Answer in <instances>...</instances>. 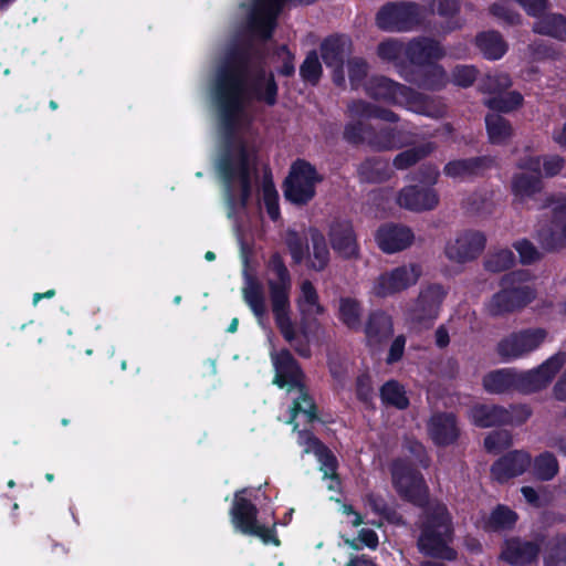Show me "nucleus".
Masks as SVG:
<instances>
[{
	"instance_id": "2f4dec72",
	"label": "nucleus",
	"mask_w": 566,
	"mask_h": 566,
	"mask_svg": "<svg viewBox=\"0 0 566 566\" xmlns=\"http://www.w3.org/2000/svg\"><path fill=\"white\" fill-rule=\"evenodd\" d=\"M410 148L399 153L392 160V165L395 168L399 170L408 169L411 166H415L420 160L430 156L436 149L437 144L432 142H424L416 145V143Z\"/></svg>"
},
{
	"instance_id": "c9c22d12",
	"label": "nucleus",
	"mask_w": 566,
	"mask_h": 566,
	"mask_svg": "<svg viewBox=\"0 0 566 566\" xmlns=\"http://www.w3.org/2000/svg\"><path fill=\"white\" fill-rule=\"evenodd\" d=\"M476 45L483 55L490 60L500 59L506 51V43L496 31L480 33L475 39Z\"/></svg>"
},
{
	"instance_id": "69168bd1",
	"label": "nucleus",
	"mask_w": 566,
	"mask_h": 566,
	"mask_svg": "<svg viewBox=\"0 0 566 566\" xmlns=\"http://www.w3.org/2000/svg\"><path fill=\"white\" fill-rule=\"evenodd\" d=\"M348 114L353 118H373L375 105L365 101H353L347 106Z\"/></svg>"
},
{
	"instance_id": "37998d69",
	"label": "nucleus",
	"mask_w": 566,
	"mask_h": 566,
	"mask_svg": "<svg viewBox=\"0 0 566 566\" xmlns=\"http://www.w3.org/2000/svg\"><path fill=\"white\" fill-rule=\"evenodd\" d=\"M522 103L523 96L516 91L507 93L501 92L484 102L489 108L503 113H509L518 108Z\"/></svg>"
},
{
	"instance_id": "72a5a7b5",
	"label": "nucleus",
	"mask_w": 566,
	"mask_h": 566,
	"mask_svg": "<svg viewBox=\"0 0 566 566\" xmlns=\"http://www.w3.org/2000/svg\"><path fill=\"white\" fill-rule=\"evenodd\" d=\"M436 4L437 13L440 17L447 19V21L440 25L442 33L452 32L463 25V21L457 18V14L460 10L458 0H439L438 2L436 0H430L429 7L432 12L434 11Z\"/></svg>"
},
{
	"instance_id": "ea45409f",
	"label": "nucleus",
	"mask_w": 566,
	"mask_h": 566,
	"mask_svg": "<svg viewBox=\"0 0 566 566\" xmlns=\"http://www.w3.org/2000/svg\"><path fill=\"white\" fill-rule=\"evenodd\" d=\"M517 521V514L505 505H497L485 522L488 531H504L512 528Z\"/></svg>"
},
{
	"instance_id": "7ed1b4c3",
	"label": "nucleus",
	"mask_w": 566,
	"mask_h": 566,
	"mask_svg": "<svg viewBox=\"0 0 566 566\" xmlns=\"http://www.w3.org/2000/svg\"><path fill=\"white\" fill-rule=\"evenodd\" d=\"M365 91L374 99L406 105L418 114L431 117H440L444 114L443 107L429 96L385 76L370 77L365 83Z\"/></svg>"
},
{
	"instance_id": "473e14b6",
	"label": "nucleus",
	"mask_w": 566,
	"mask_h": 566,
	"mask_svg": "<svg viewBox=\"0 0 566 566\" xmlns=\"http://www.w3.org/2000/svg\"><path fill=\"white\" fill-rule=\"evenodd\" d=\"M243 300L249 305L259 323L262 324L266 314V303L262 285L253 277L248 276L242 289Z\"/></svg>"
},
{
	"instance_id": "a211bd4d",
	"label": "nucleus",
	"mask_w": 566,
	"mask_h": 566,
	"mask_svg": "<svg viewBox=\"0 0 566 566\" xmlns=\"http://www.w3.org/2000/svg\"><path fill=\"white\" fill-rule=\"evenodd\" d=\"M430 439L437 446H450L460 436L457 417L452 412H434L427 422Z\"/></svg>"
},
{
	"instance_id": "4468645a",
	"label": "nucleus",
	"mask_w": 566,
	"mask_h": 566,
	"mask_svg": "<svg viewBox=\"0 0 566 566\" xmlns=\"http://www.w3.org/2000/svg\"><path fill=\"white\" fill-rule=\"evenodd\" d=\"M352 46L350 39L345 35L329 36L319 46L321 56L325 65L333 70V82L337 86H344L346 83L344 62L349 59Z\"/></svg>"
},
{
	"instance_id": "052dcab7",
	"label": "nucleus",
	"mask_w": 566,
	"mask_h": 566,
	"mask_svg": "<svg viewBox=\"0 0 566 566\" xmlns=\"http://www.w3.org/2000/svg\"><path fill=\"white\" fill-rule=\"evenodd\" d=\"M478 70L472 65H457L452 71V82L462 87H468L476 80Z\"/></svg>"
},
{
	"instance_id": "c85d7f7f",
	"label": "nucleus",
	"mask_w": 566,
	"mask_h": 566,
	"mask_svg": "<svg viewBox=\"0 0 566 566\" xmlns=\"http://www.w3.org/2000/svg\"><path fill=\"white\" fill-rule=\"evenodd\" d=\"M515 369L502 368L488 373L482 385L489 394L500 395L510 391H516Z\"/></svg>"
},
{
	"instance_id": "4d7b16f0",
	"label": "nucleus",
	"mask_w": 566,
	"mask_h": 566,
	"mask_svg": "<svg viewBox=\"0 0 566 566\" xmlns=\"http://www.w3.org/2000/svg\"><path fill=\"white\" fill-rule=\"evenodd\" d=\"M512 444V436L506 430L493 431L484 439V447L489 452L497 453Z\"/></svg>"
},
{
	"instance_id": "774afa93",
	"label": "nucleus",
	"mask_w": 566,
	"mask_h": 566,
	"mask_svg": "<svg viewBox=\"0 0 566 566\" xmlns=\"http://www.w3.org/2000/svg\"><path fill=\"white\" fill-rule=\"evenodd\" d=\"M564 158L558 155H549L543 158V169L545 177H554L563 169Z\"/></svg>"
},
{
	"instance_id": "338daca9",
	"label": "nucleus",
	"mask_w": 566,
	"mask_h": 566,
	"mask_svg": "<svg viewBox=\"0 0 566 566\" xmlns=\"http://www.w3.org/2000/svg\"><path fill=\"white\" fill-rule=\"evenodd\" d=\"M526 11L528 15L537 19L545 15L549 8V0H515Z\"/></svg>"
},
{
	"instance_id": "a18cd8bd",
	"label": "nucleus",
	"mask_w": 566,
	"mask_h": 566,
	"mask_svg": "<svg viewBox=\"0 0 566 566\" xmlns=\"http://www.w3.org/2000/svg\"><path fill=\"white\" fill-rule=\"evenodd\" d=\"M300 397L294 400L293 406L291 407V419L289 423H294L295 417L298 412L304 413L308 421L312 422L317 419L316 416V406L312 398L304 391L303 386L298 388Z\"/></svg>"
},
{
	"instance_id": "0eeeda50",
	"label": "nucleus",
	"mask_w": 566,
	"mask_h": 566,
	"mask_svg": "<svg viewBox=\"0 0 566 566\" xmlns=\"http://www.w3.org/2000/svg\"><path fill=\"white\" fill-rule=\"evenodd\" d=\"M546 337V329L539 327L513 332L499 342L496 352L504 360H515L536 350Z\"/></svg>"
},
{
	"instance_id": "c756f323",
	"label": "nucleus",
	"mask_w": 566,
	"mask_h": 566,
	"mask_svg": "<svg viewBox=\"0 0 566 566\" xmlns=\"http://www.w3.org/2000/svg\"><path fill=\"white\" fill-rule=\"evenodd\" d=\"M533 32L566 42V17L548 13L537 19L532 25Z\"/></svg>"
},
{
	"instance_id": "20e7f679",
	"label": "nucleus",
	"mask_w": 566,
	"mask_h": 566,
	"mask_svg": "<svg viewBox=\"0 0 566 566\" xmlns=\"http://www.w3.org/2000/svg\"><path fill=\"white\" fill-rule=\"evenodd\" d=\"M530 274L526 271H513L502 276L501 290L485 304L493 317L513 313L526 306L534 297L533 289L526 284Z\"/></svg>"
},
{
	"instance_id": "f704fd0d",
	"label": "nucleus",
	"mask_w": 566,
	"mask_h": 566,
	"mask_svg": "<svg viewBox=\"0 0 566 566\" xmlns=\"http://www.w3.org/2000/svg\"><path fill=\"white\" fill-rule=\"evenodd\" d=\"M485 125L491 144H505L513 135L510 120L496 113H490L485 116Z\"/></svg>"
},
{
	"instance_id": "cd10ccee",
	"label": "nucleus",
	"mask_w": 566,
	"mask_h": 566,
	"mask_svg": "<svg viewBox=\"0 0 566 566\" xmlns=\"http://www.w3.org/2000/svg\"><path fill=\"white\" fill-rule=\"evenodd\" d=\"M357 175L360 182L381 184L391 178L392 170L385 158L370 157L357 167Z\"/></svg>"
},
{
	"instance_id": "6e6552de",
	"label": "nucleus",
	"mask_w": 566,
	"mask_h": 566,
	"mask_svg": "<svg viewBox=\"0 0 566 566\" xmlns=\"http://www.w3.org/2000/svg\"><path fill=\"white\" fill-rule=\"evenodd\" d=\"M444 295L442 286L438 284L429 285L420 292L415 305L408 312V321L413 329L420 332L432 326Z\"/></svg>"
},
{
	"instance_id": "0e129e2a",
	"label": "nucleus",
	"mask_w": 566,
	"mask_h": 566,
	"mask_svg": "<svg viewBox=\"0 0 566 566\" xmlns=\"http://www.w3.org/2000/svg\"><path fill=\"white\" fill-rule=\"evenodd\" d=\"M509 421L506 424L521 426L532 416V409L527 405H511L506 408Z\"/></svg>"
},
{
	"instance_id": "bb28decb",
	"label": "nucleus",
	"mask_w": 566,
	"mask_h": 566,
	"mask_svg": "<svg viewBox=\"0 0 566 566\" xmlns=\"http://www.w3.org/2000/svg\"><path fill=\"white\" fill-rule=\"evenodd\" d=\"M306 239L311 243L306 254L308 268L317 272L325 270L331 259L325 235L317 228L311 227L307 230Z\"/></svg>"
},
{
	"instance_id": "f257e3e1",
	"label": "nucleus",
	"mask_w": 566,
	"mask_h": 566,
	"mask_svg": "<svg viewBox=\"0 0 566 566\" xmlns=\"http://www.w3.org/2000/svg\"><path fill=\"white\" fill-rule=\"evenodd\" d=\"M266 283L276 327L283 338L292 345L300 356L308 358L311 349L307 331L305 327H302L301 334H298L291 319L290 292L292 280L287 268L277 253L273 254L269 260Z\"/></svg>"
},
{
	"instance_id": "f3484780",
	"label": "nucleus",
	"mask_w": 566,
	"mask_h": 566,
	"mask_svg": "<svg viewBox=\"0 0 566 566\" xmlns=\"http://www.w3.org/2000/svg\"><path fill=\"white\" fill-rule=\"evenodd\" d=\"M366 132V144L376 151L400 149L416 143V135L402 129L384 127L376 130L369 125Z\"/></svg>"
},
{
	"instance_id": "864d4df0",
	"label": "nucleus",
	"mask_w": 566,
	"mask_h": 566,
	"mask_svg": "<svg viewBox=\"0 0 566 566\" xmlns=\"http://www.w3.org/2000/svg\"><path fill=\"white\" fill-rule=\"evenodd\" d=\"M464 209L472 214H486L492 210V201L486 192H474L463 201Z\"/></svg>"
},
{
	"instance_id": "dca6fc26",
	"label": "nucleus",
	"mask_w": 566,
	"mask_h": 566,
	"mask_svg": "<svg viewBox=\"0 0 566 566\" xmlns=\"http://www.w3.org/2000/svg\"><path fill=\"white\" fill-rule=\"evenodd\" d=\"M485 237L475 230L463 231L446 245L444 253L450 261L465 263L480 255L485 247Z\"/></svg>"
},
{
	"instance_id": "39448f33",
	"label": "nucleus",
	"mask_w": 566,
	"mask_h": 566,
	"mask_svg": "<svg viewBox=\"0 0 566 566\" xmlns=\"http://www.w3.org/2000/svg\"><path fill=\"white\" fill-rule=\"evenodd\" d=\"M424 19V9L410 1L388 2L376 15L379 29L388 32H406L413 30Z\"/></svg>"
},
{
	"instance_id": "4be33fe9",
	"label": "nucleus",
	"mask_w": 566,
	"mask_h": 566,
	"mask_svg": "<svg viewBox=\"0 0 566 566\" xmlns=\"http://www.w3.org/2000/svg\"><path fill=\"white\" fill-rule=\"evenodd\" d=\"M539 552L541 543L537 541L511 538L506 541L501 557L511 565L522 566L536 560Z\"/></svg>"
},
{
	"instance_id": "1a4fd4ad",
	"label": "nucleus",
	"mask_w": 566,
	"mask_h": 566,
	"mask_svg": "<svg viewBox=\"0 0 566 566\" xmlns=\"http://www.w3.org/2000/svg\"><path fill=\"white\" fill-rule=\"evenodd\" d=\"M546 206L552 207L553 218L537 231V240L543 250L558 251L566 247V199H547Z\"/></svg>"
},
{
	"instance_id": "6e6d98bb",
	"label": "nucleus",
	"mask_w": 566,
	"mask_h": 566,
	"mask_svg": "<svg viewBox=\"0 0 566 566\" xmlns=\"http://www.w3.org/2000/svg\"><path fill=\"white\" fill-rule=\"evenodd\" d=\"M544 566H566V536L556 538L544 558Z\"/></svg>"
},
{
	"instance_id": "13d9d810",
	"label": "nucleus",
	"mask_w": 566,
	"mask_h": 566,
	"mask_svg": "<svg viewBox=\"0 0 566 566\" xmlns=\"http://www.w3.org/2000/svg\"><path fill=\"white\" fill-rule=\"evenodd\" d=\"M402 51V43L395 39L380 42L377 46L378 56L387 62H396L400 57Z\"/></svg>"
},
{
	"instance_id": "aec40b11",
	"label": "nucleus",
	"mask_w": 566,
	"mask_h": 566,
	"mask_svg": "<svg viewBox=\"0 0 566 566\" xmlns=\"http://www.w3.org/2000/svg\"><path fill=\"white\" fill-rule=\"evenodd\" d=\"M531 461V455L527 452L515 450L494 462L491 473L496 481L503 483L524 473L530 468Z\"/></svg>"
},
{
	"instance_id": "5fc2aeb1",
	"label": "nucleus",
	"mask_w": 566,
	"mask_h": 566,
	"mask_svg": "<svg viewBox=\"0 0 566 566\" xmlns=\"http://www.w3.org/2000/svg\"><path fill=\"white\" fill-rule=\"evenodd\" d=\"M513 247L523 264H533L543 258V253L527 239L517 240Z\"/></svg>"
},
{
	"instance_id": "de8ad7c7",
	"label": "nucleus",
	"mask_w": 566,
	"mask_h": 566,
	"mask_svg": "<svg viewBox=\"0 0 566 566\" xmlns=\"http://www.w3.org/2000/svg\"><path fill=\"white\" fill-rule=\"evenodd\" d=\"M512 85L511 78L507 74H488L481 78L479 87L483 93L492 94L493 96L504 92Z\"/></svg>"
},
{
	"instance_id": "9b49d317",
	"label": "nucleus",
	"mask_w": 566,
	"mask_h": 566,
	"mask_svg": "<svg viewBox=\"0 0 566 566\" xmlns=\"http://www.w3.org/2000/svg\"><path fill=\"white\" fill-rule=\"evenodd\" d=\"M392 482L399 495L417 505H422L427 496V486L422 475L402 460L392 464Z\"/></svg>"
},
{
	"instance_id": "58836bf2",
	"label": "nucleus",
	"mask_w": 566,
	"mask_h": 566,
	"mask_svg": "<svg viewBox=\"0 0 566 566\" xmlns=\"http://www.w3.org/2000/svg\"><path fill=\"white\" fill-rule=\"evenodd\" d=\"M338 317L344 325L350 329L361 327V307L357 300L353 297H340L338 304Z\"/></svg>"
},
{
	"instance_id": "b1692460",
	"label": "nucleus",
	"mask_w": 566,
	"mask_h": 566,
	"mask_svg": "<svg viewBox=\"0 0 566 566\" xmlns=\"http://www.w3.org/2000/svg\"><path fill=\"white\" fill-rule=\"evenodd\" d=\"M493 165L490 157L455 159L446 164L443 174L452 179H467L479 175Z\"/></svg>"
},
{
	"instance_id": "2eb2a0df",
	"label": "nucleus",
	"mask_w": 566,
	"mask_h": 566,
	"mask_svg": "<svg viewBox=\"0 0 566 566\" xmlns=\"http://www.w3.org/2000/svg\"><path fill=\"white\" fill-rule=\"evenodd\" d=\"M328 240L333 251L344 260L359 258V245L353 223L348 219L335 218L328 226Z\"/></svg>"
},
{
	"instance_id": "6ab92c4d",
	"label": "nucleus",
	"mask_w": 566,
	"mask_h": 566,
	"mask_svg": "<svg viewBox=\"0 0 566 566\" xmlns=\"http://www.w3.org/2000/svg\"><path fill=\"white\" fill-rule=\"evenodd\" d=\"M439 193L433 188L418 186L403 187L397 198L400 207L415 212L430 211L438 207Z\"/></svg>"
},
{
	"instance_id": "f03ea898",
	"label": "nucleus",
	"mask_w": 566,
	"mask_h": 566,
	"mask_svg": "<svg viewBox=\"0 0 566 566\" xmlns=\"http://www.w3.org/2000/svg\"><path fill=\"white\" fill-rule=\"evenodd\" d=\"M420 531L417 546L421 554L446 560L457 558V552L450 546L453 538L452 521L444 504L428 505Z\"/></svg>"
},
{
	"instance_id": "c03bdc74",
	"label": "nucleus",
	"mask_w": 566,
	"mask_h": 566,
	"mask_svg": "<svg viewBox=\"0 0 566 566\" xmlns=\"http://www.w3.org/2000/svg\"><path fill=\"white\" fill-rule=\"evenodd\" d=\"M380 398L384 403L394 406L398 409H406L409 400L406 392L397 381L389 380L380 388Z\"/></svg>"
},
{
	"instance_id": "603ef678",
	"label": "nucleus",
	"mask_w": 566,
	"mask_h": 566,
	"mask_svg": "<svg viewBox=\"0 0 566 566\" xmlns=\"http://www.w3.org/2000/svg\"><path fill=\"white\" fill-rule=\"evenodd\" d=\"M447 83L446 71L439 65H432L428 69L421 80L418 82L419 87L424 90H440Z\"/></svg>"
},
{
	"instance_id": "e433bc0d",
	"label": "nucleus",
	"mask_w": 566,
	"mask_h": 566,
	"mask_svg": "<svg viewBox=\"0 0 566 566\" xmlns=\"http://www.w3.org/2000/svg\"><path fill=\"white\" fill-rule=\"evenodd\" d=\"M314 452L321 463V471L324 474V478L331 479L332 483L328 485L329 490L337 489L338 475L336 473L337 461L335 455L323 446L317 439H313Z\"/></svg>"
},
{
	"instance_id": "09e8293b",
	"label": "nucleus",
	"mask_w": 566,
	"mask_h": 566,
	"mask_svg": "<svg viewBox=\"0 0 566 566\" xmlns=\"http://www.w3.org/2000/svg\"><path fill=\"white\" fill-rule=\"evenodd\" d=\"M302 78L313 85L317 84L322 75V64L316 51H311L306 55L300 67Z\"/></svg>"
},
{
	"instance_id": "49530a36",
	"label": "nucleus",
	"mask_w": 566,
	"mask_h": 566,
	"mask_svg": "<svg viewBox=\"0 0 566 566\" xmlns=\"http://www.w3.org/2000/svg\"><path fill=\"white\" fill-rule=\"evenodd\" d=\"M489 11L490 14L507 25H517L521 23V14L513 10L509 0H500L492 3Z\"/></svg>"
},
{
	"instance_id": "e2e57ef3",
	"label": "nucleus",
	"mask_w": 566,
	"mask_h": 566,
	"mask_svg": "<svg viewBox=\"0 0 566 566\" xmlns=\"http://www.w3.org/2000/svg\"><path fill=\"white\" fill-rule=\"evenodd\" d=\"M369 125H365L360 120L348 123L344 129V138L350 144H366V135Z\"/></svg>"
},
{
	"instance_id": "bf43d9fd",
	"label": "nucleus",
	"mask_w": 566,
	"mask_h": 566,
	"mask_svg": "<svg viewBox=\"0 0 566 566\" xmlns=\"http://www.w3.org/2000/svg\"><path fill=\"white\" fill-rule=\"evenodd\" d=\"M262 195L268 214L272 220H276L280 216V209L277 203L279 196L274 188V185L271 181H264Z\"/></svg>"
},
{
	"instance_id": "4c0bfd02",
	"label": "nucleus",
	"mask_w": 566,
	"mask_h": 566,
	"mask_svg": "<svg viewBox=\"0 0 566 566\" xmlns=\"http://www.w3.org/2000/svg\"><path fill=\"white\" fill-rule=\"evenodd\" d=\"M297 306L303 316L321 315L324 307L318 302V294L312 282L304 281L301 285V295L297 300Z\"/></svg>"
},
{
	"instance_id": "79ce46f5",
	"label": "nucleus",
	"mask_w": 566,
	"mask_h": 566,
	"mask_svg": "<svg viewBox=\"0 0 566 566\" xmlns=\"http://www.w3.org/2000/svg\"><path fill=\"white\" fill-rule=\"evenodd\" d=\"M275 370L284 373L291 379V384L298 385L302 377V371L297 361L287 349H282L280 353L272 356Z\"/></svg>"
},
{
	"instance_id": "423d86ee",
	"label": "nucleus",
	"mask_w": 566,
	"mask_h": 566,
	"mask_svg": "<svg viewBox=\"0 0 566 566\" xmlns=\"http://www.w3.org/2000/svg\"><path fill=\"white\" fill-rule=\"evenodd\" d=\"M322 180L323 178L313 165L306 160L297 159L292 165L284 181V197L294 205L304 206L315 197V187Z\"/></svg>"
},
{
	"instance_id": "ddd939ff",
	"label": "nucleus",
	"mask_w": 566,
	"mask_h": 566,
	"mask_svg": "<svg viewBox=\"0 0 566 566\" xmlns=\"http://www.w3.org/2000/svg\"><path fill=\"white\" fill-rule=\"evenodd\" d=\"M256 507L248 500L235 496L231 514L234 526L244 534L260 537L265 544H280L273 532L256 523Z\"/></svg>"
},
{
	"instance_id": "393cba45",
	"label": "nucleus",
	"mask_w": 566,
	"mask_h": 566,
	"mask_svg": "<svg viewBox=\"0 0 566 566\" xmlns=\"http://www.w3.org/2000/svg\"><path fill=\"white\" fill-rule=\"evenodd\" d=\"M394 333L391 317L381 311H376L368 316L365 325V335L369 347L378 348Z\"/></svg>"
},
{
	"instance_id": "7c9ffc66",
	"label": "nucleus",
	"mask_w": 566,
	"mask_h": 566,
	"mask_svg": "<svg viewBox=\"0 0 566 566\" xmlns=\"http://www.w3.org/2000/svg\"><path fill=\"white\" fill-rule=\"evenodd\" d=\"M511 189L517 200L524 201L541 192L543 182L539 175H530L525 171L517 172L512 177Z\"/></svg>"
},
{
	"instance_id": "a19ab883",
	"label": "nucleus",
	"mask_w": 566,
	"mask_h": 566,
	"mask_svg": "<svg viewBox=\"0 0 566 566\" xmlns=\"http://www.w3.org/2000/svg\"><path fill=\"white\" fill-rule=\"evenodd\" d=\"M559 470L558 461L551 452H543L534 459L533 474L537 480L551 481Z\"/></svg>"
},
{
	"instance_id": "412c9836",
	"label": "nucleus",
	"mask_w": 566,
	"mask_h": 566,
	"mask_svg": "<svg viewBox=\"0 0 566 566\" xmlns=\"http://www.w3.org/2000/svg\"><path fill=\"white\" fill-rule=\"evenodd\" d=\"M379 248L386 253H395L408 248L413 241L412 231L403 226L385 224L376 234Z\"/></svg>"
},
{
	"instance_id": "a878e982",
	"label": "nucleus",
	"mask_w": 566,
	"mask_h": 566,
	"mask_svg": "<svg viewBox=\"0 0 566 566\" xmlns=\"http://www.w3.org/2000/svg\"><path fill=\"white\" fill-rule=\"evenodd\" d=\"M472 422L480 428L506 426L509 413L506 408L492 403H478L470 409Z\"/></svg>"
},
{
	"instance_id": "5701e85b",
	"label": "nucleus",
	"mask_w": 566,
	"mask_h": 566,
	"mask_svg": "<svg viewBox=\"0 0 566 566\" xmlns=\"http://www.w3.org/2000/svg\"><path fill=\"white\" fill-rule=\"evenodd\" d=\"M405 53L412 64L418 65L439 60L446 54L438 41L426 36L411 40L406 46Z\"/></svg>"
},
{
	"instance_id": "3c124183",
	"label": "nucleus",
	"mask_w": 566,
	"mask_h": 566,
	"mask_svg": "<svg viewBox=\"0 0 566 566\" xmlns=\"http://www.w3.org/2000/svg\"><path fill=\"white\" fill-rule=\"evenodd\" d=\"M348 77L353 88H358L364 84L368 75V63L363 57H349L347 60Z\"/></svg>"
},
{
	"instance_id": "680f3d73",
	"label": "nucleus",
	"mask_w": 566,
	"mask_h": 566,
	"mask_svg": "<svg viewBox=\"0 0 566 566\" xmlns=\"http://www.w3.org/2000/svg\"><path fill=\"white\" fill-rule=\"evenodd\" d=\"M286 243L294 262L301 263L308 252V243L304 244L302 238L295 231H289Z\"/></svg>"
},
{
	"instance_id": "f8f14e48",
	"label": "nucleus",
	"mask_w": 566,
	"mask_h": 566,
	"mask_svg": "<svg viewBox=\"0 0 566 566\" xmlns=\"http://www.w3.org/2000/svg\"><path fill=\"white\" fill-rule=\"evenodd\" d=\"M421 275V269L417 264H405L389 272L380 274L373 286L376 296L387 297L402 292L415 285Z\"/></svg>"
},
{
	"instance_id": "9d476101",
	"label": "nucleus",
	"mask_w": 566,
	"mask_h": 566,
	"mask_svg": "<svg viewBox=\"0 0 566 566\" xmlns=\"http://www.w3.org/2000/svg\"><path fill=\"white\" fill-rule=\"evenodd\" d=\"M565 363L566 353L559 352L535 369L527 371L515 369L516 391L532 394L545 388Z\"/></svg>"
},
{
	"instance_id": "8fccbe9b",
	"label": "nucleus",
	"mask_w": 566,
	"mask_h": 566,
	"mask_svg": "<svg viewBox=\"0 0 566 566\" xmlns=\"http://www.w3.org/2000/svg\"><path fill=\"white\" fill-rule=\"evenodd\" d=\"M514 262V253L511 250L503 249L490 254L484 261V266L488 271L497 273L510 269Z\"/></svg>"
}]
</instances>
